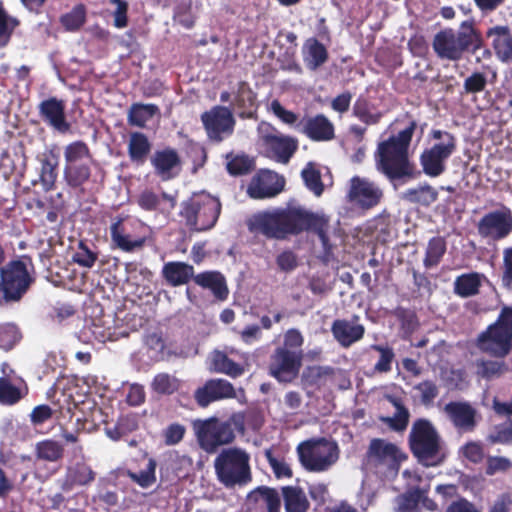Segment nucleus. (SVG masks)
<instances>
[{
	"label": "nucleus",
	"instance_id": "obj_1",
	"mask_svg": "<svg viewBox=\"0 0 512 512\" xmlns=\"http://www.w3.org/2000/svg\"><path fill=\"white\" fill-rule=\"evenodd\" d=\"M416 124L411 122L408 127L378 145L376 163L379 170L390 178L401 177L410 173L408 162V146Z\"/></svg>",
	"mask_w": 512,
	"mask_h": 512
},
{
	"label": "nucleus",
	"instance_id": "obj_2",
	"mask_svg": "<svg viewBox=\"0 0 512 512\" xmlns=\"http://www.w3.org/2000/svg\"><path fill=\"white\" fill-rule=\"evenodd\" d=\"M482 39L470 24H463L459 31L451 29L437 33L433 40V48L441 59L457 61L464 52L473 47L481 46Z\"/></svg>",
	"mask_w": 512,
	"mask_h": 512
},
{
	"label": "nucleus",
	"instance_id": "obj_3",
	"mask_svg": "<svg viewBox=\"0 0 512 512\" xmlns=\"http://www.w3.org/2000/svg\"><path fill=\"white\" fill-rule=\"evenodd\" d=\"M250 457L242 449H224L215 459L218 480L226 487L242 486L251 481Z\"/></svg>",
	"mask_w": 512,
	"mask_h": 512
},
{
	"label": "nucleus",
	"instance_id": "obj_4",
	"mask_svg": "<svg viewBox=\"0 0 512 512\" xmlns=\"http://www.w3.org/2000/svg\"><path fill=\"white\" fill-rule=\"evenodd\" d=\"M409 442L412 452L424 465L435 466L442 462L441 440L429 421L419 419L413 423Z\"/></svg>",
	"mask_w": 512,
	"mask_h": 512
},
{
	"label": "nucleus",
	"instance_id": "obj_5",
	"mask_svg": "<svg viewBox=\"0 0 512 512\" xmlns=\"http://www.w3.org/2000/svg\"><path fill=\"white\" fill-rule=\"evenodd\" d=\"M279 210L285 236L311 229L319 235L323 247L330 248L326 230L327 219L324 215L311 213L300 206H288Z\"/></svg>",
	"mask_w": 512,
	"mask_h": 512
},
{
	"label": "nucleus",
	"instance_id": "obj_6",
	"mask_svg": "<svg viewBox=\"0 0 512 512\" xmlns=\"http://www.w3.org/2000/svg\"><path fill=\"white\" fill-rule=\"evenodd\" d=\"M219 201L207 194L198 195L190 200L182 212L186 224L194 231L201 232L211 229L220 214Z\"/></svg>",
	"mask_w": 512,
	"mask_h": 512
},
{
	"label": "nucleus",
	"instance_id": "obj_7",
	"mask_svg": "<svg viewBox=\"0 0 512 512\" xmlns=\"http://www.w3.org/2000/svg\"><path fill=\"white\" fill-rule=\"evenodd\" d=\"M299 458L303 466L310 471H324L338 459L336 443L325 439L307 441L298 447Z\"/></svg>",
	"mask_w": 512,
	"mask_h": 512
},
{
	"label": "nucleus",
	"instance_id": "obj_8",
	"mask_svg": "<svg viewBox=\"0 0 512 512\" xmlns=\"http://www.w3.org/2000/svg\"><path fill=\"white\" fill-rule=\"evenodd\" d=\"M258 135L265 147L268 157L281 162L288 163L298 147L296 139L278 132L269 123L262 122L258 126Z\"/></svg>",
	"mask_w": 512,
	"mask_h": 512
},
{
	"label": "nucleus",
	"instance_id": "obj_9",
	"mask_svg": "<svg viewBox=\"0 0 512 512\" xmlns=\"http://www.w3.org/2000/svg\"><path fill=\"white\" fill-rule=\"evenodd\" d=\"M31 278L26 265L15 261L1 270L0 303L18 300L28 289Z\"/></svg>",
	"mask_w": 512,
	"mask_h": 512
},
{
	"label": "nucleus",
	"instance_id": "obj_10",
	"mask_svg": "<svg viewBox=\"0 0 512 512\" xmlns=\"http://www.w3.org/2000/svg\"><path fill=\"white\" fill-rule=\"evenodd\" d=\"M193 428L201 447L208 452H212L218 446L228 444L234 439L230 424L220 422L216 418L197 420L193 423Z\"/></svg>",
	"mask_w": 512,
	"mask_h": 512
},
{
	"label": "nucleus",
	"instance_id": "obj_11",
	"mask_svg": "<svg viewBox=\"0 0 512 512\" xmlns=\"http://www.w3.org/2000/svg\"><path fill=\"white\" fill-rule=\"evenodd\" d=\"M346 197L354 207L371 209L380 203L383 191L377 183L364 177L354 176L349 180Z\"/></svg>",
	"mask_w": 512,
	"mask_h": 512
},
{
	"label": "nucleus",
	"instance_id": "obj_12",
	"mask_svg": "<svg viewBox=\"0 0 512 512\" xmlns=\"http://www.w3.org/2000/svg\"><path fill=\"white\" fill-rule=\"evenodd\" d=\"M434 137L440 139L430 150L422 154L421 160L424 171L431 176H438L444 170L443 162L452 154L455 148L454 138L449 133L435 131Z\"/></svg>",
	"mask_w": 512,
	"mask_h": 512
},
{
	"label": "nucleus",
	"instance_id": "obj_13",
	"mask_svg": "<svg viewBox=\"0 0 512 512\" xmlns=\"http://www.w3.org/2000/svg\"><path fill=\"white\" fill-rule=\"evenodd\" d=\"M477 346L491 356L505 357L512 347V332L495 322L478 336Z\"/></svg>",
	"mask_w": 512,
	"mask_h": 512
},
{
	"label": "nucleus",
	"instance_id": "obj_14",
	"mask_svg": "<svg viewBox=\"0 0 512 512\" xmlns=\"http://www.w3.org/2000/svg\"><path fill=\"white\" fill-rule=\"evenodd\" d=\"M302 359L301 351L276 349L271 357L270 374L280 382H291L299 374Z\"/></svg>",
	"mask_w": 512,
	"mask_h": 512
},
{
	"label": "nucleus",
	"instance_id": "obj_15",
	"mask_svg": "<svg viewBox=\"0 0 512 512\" xmlns=\"http://www.w3.org/2000/svg\"><path fill=\"white\" fill-rule=\"evenodd\" d=\"M201 120L210 139L221 141L233 133L235 119L232 111L223 106H215L202 114Z\"/></svg>",
	"mask_w": 512,
	"mask_h": 512
},
{
	"label": "nucleus",
	"instance_id": "obj_16",
	"mask_svg": "<svg viewBox=\"0 0 512 512\" xmlns=\"http://www.w3.org/2000/svg\"><path fill=\"white\" fill-rule=\"evenodd\" d=\"M512 231V212L508 207L486 214L478 224L481 236L492 240L502 239Z\"/></svg>",
	"mask_w": 512,
	"mask_h": 512
},
{
	"label": "nucleus",
	"instance_id": "obj_17",
	"mask_svg": "<svg viewBox=\"0 0 512 512\" xmlns=\"http://www.w3.org/2000/svg\"><path fill=\"white\" fill-rule=\"evenodd\" d=\"M367 455L369 461L375 466H385L390 469H397L406 459V455L396 444L384 439L371 440Z\"/></svg>",
	"mask_w": 512,
	"mask_h": 512
},
{
	"label": "nucleus",
	"instance_id": "obj_18",
	"mask_svg": "<svg viewBox=\"0 0 512 512\" xmlns=\"http://www.w3.org/2000/svg\"><path fill=\"white\" fill-rule=\"evenodd\" d=\"M249 229L268 238L282 239L285 237L279 209L253 215L249 220Z\"/></svg>",
	"mask_w": 512,
	"mask_h": 512
},
{
	"label": "nucleus",
	"instance_id": "obj_19",
	"mask_svg": "<svg viewBox=\"0 0 512 512\" xmlns=\"http://www.w3.org/2000/svg\"><path fill=\"white\" fill-rule=\"evenodd\" d=\"M283 177L272 171H264L252 178L247 193L251 198H269L280 193L284 188Z\"/></svg>",
	"mask_w": 512,
	"mask_h": 512
},
{
	"label": "nucleus",
	"instance_id": "obj_20",
	"mask_svg": "<svg viewBox=\"0 0 512 512\" xmlns=\"http://www.w3.org/2000/svg\"><path fill=\"white\" fill-rule=\"evenodd\" d=\"M151 164L155 173L165 181L176 177L182 166L179 154L171 148L155 151L151 157Z\"/></svg>",
	"mask_w": 512,
	"mask_h": 512
},
{
	"label": "nucleus",
	"instance_id": "obj_21",
	"mask_svg": "<svg viewBox=\"0 0 512 512\" xmlns=\"http://www.w3.org/2000/svg\"><path fill=\"white\" fill-rule=\"evenodd\" d=\"M234 396L235 390L232 384L223 379L210 380L196 392V399L201 406H207L212 401Z\"/></svg>",
	"mask_w": 512,
	"mask_h": 512
},
{
	"label": "nucleus",
	"instance_id": "obj_22",
	"mask_svg": "<svg viewBox=\"0 0 512 512\" xmlns=\"http://www.w3.org/2000/svg\"><path fill=\"white\" fill-rule=\"evenodd\" d=\"M487 38L501 61L512 60V35L506 25H497L488 29Z\"/></svg>",
	"mask_w": 512,
	"mask_h": 512
},
{
	"label": "nucleus",
	"instance_id": "obj_23",
	"mask_svg": "<svg viewBox=\"0 0 512 512\" xmlns=\"http://www.w3.org/2000/svg\"><path fill=\"white\" fill-rule=\"evenodd\" d=\"M428 487L417 488L398 497L397 512H419L420 508L435 510L436 504L427 497Z\"/></svg>",
	"mask_w": 512,
	"mask_h": 512
},
{
	"label": "nucleus",
	"instance_id": "obj_24",
	"mask_svg": "<svg viewBox=\"0 0 512 512\" xmlns=\"http://www.w3.org/2000/svg\"><path fill=\"white\" fill-rule=\"evenodd\" d=\"M302 126L303 133L314 141H329L334 137V126L324 115L308 117Z\"/></svg>",
	"mask_w": 512,
	"mask_h": 512
},
{
	"label": "nucleus",
	"instance_id": "obj_25",
	"mask_svg": "<svg viewBox=\"0 0 512 512\" xmlns=\"http://www.w3.org/2000/svg\"><path fill=\"white\" fill-rule=\"evenodd\" d=\"M444 411L453 424L462 430H471L475 425V410L467 403L452 402L444 407Z\"/></svg>",
	"mask_w": 512,
	"mask_h": 512
},
{
	"label": "nucleus",
	"instance_id": "obj_26",
	"mask_svg": "<svg viewBox=\"0 0 512 512\" xmlns=\"http://www.w3.org/2000/svg\"><path fill=\"white\" fill-rule=\"evenodd\" d=\"M331 331L342 346L349 347L363 337L365 329L355 322L336 320L332 324Z\"/></svg>",
	"mask_w": 512,
	"mask_h": 512
},
{
	"label": "nucleus",
	"instance_id": "obj_27",
	"mask_svg": "<svg viewBox=\"0 0 512 512\" xmlns=\"http://www.w3.org/2000/svg\"><path fill=\"white\" fill-rule=\"evenodd\" d=\"M41 112L46 120L58 131L66 132L69 125L64 117V104L57 99H49L41 104Z\"/></svg>",
	"mask_w": 512,
	"mask_h": 512
},
{
	"label": "nucleus",
	"instance_id": "obj_28",
	"mask_svg": "<svg viewBox=\"0 0 512 512\" xmlns=\"http://www.w3.org/2000/svg\"><path fill=\"white\" fill-rule=\"evenodd\" d=\"M163 276L172 286L186 284L194 274L191 265L184 262H168L162 270Z\"/></svg>",
	"mask_w": 512,
	"mask_h": 512
},
{
	"label": "nucleus",
	"instance_id": "obj_29",
	"mask_svg": "<svg viewBox=\"0 0 512 512\" xmlns=\"http://www.w3.org/2000/svg\"><path fill=\"white\" fill-rule=\"evenodd\" d=\"M110 230L113 243L123 251L130 252L144 245V238L133 239L126 233L121 220L113 223Z\"/></svg>",
	"mask_w": 512,
	"mask_h": 512
},
{
	"label": "nucleus",
	"instance_id": "obj_30",
	"mask_svg": "<svg viewBox=\"0 0 512 512\" xmlns=\"http://www.w3.org/2000/svg\"><path fill=\"white\" fill-rule=\"evenodd\" d=\"M282 495L286 512H307L309 501L302 489L287 486L282 489Z\"/></svg>",
	"mask_w": 512,
	"mask_h": 512
},
{
	"label": "nucleus",
	"instance_id": "obj_31",
	"mask_svg": "<svg viewBox=\"0 0 512 512\" xmlns=\"http://www.w3.org/2000/svg\"><path fill=\"white\" fill-rule=\"evenodd\" d=\"M303 58L308 68L315 70L327 60V51L316 39H308L303 46Z\"/></svg>",
	"mask_w": 512,
	"mask_h": 512
},
{
	"label": "nucleus",
	"instance_id": "obj_32",
	"mask_svg": "<svg viewBox=\"0 0 512 512\" xmlns=\"http://www.w3.org/2000/svg\"><path fill=\"white\" fill-rule=\"evenodd\" d=\"M194 281L201 287L210 289L213 294L224 299L228 293L224 277L218 272H204L194 277Z\"/></svg>",
	"mask_w": 512,
	"mask_h": 512
},
{
	"label": "nucleus",
	"instance_id": "obj_33",
	"mask_svg": "<svg viewBox=\"0 0 512 512\" xmlns=\"http://www.w3.org/2000/svg\"><path fill=\"white\" fill-rule=\"evenodd\" d=\"M64 157L66 162L65 166H75L77 164L90 162L88 147L83 142H74L66 146Z\"/></svg>",
	"mask_w": 512,
	"mask_h": 512
},
{
	"label": "nucleus",
	"instance_id": "obj_34",
	"mask_svg": "<svg viewBox=\"0 0 512 512\" xmlns=\"http://www.w3.org/2000/svg\"><path fill=\"white\" fill-rule=\"evenodd\" d=\"M212 364L216 372L238 377L244 373V368L230 360L226 354L215 351L212 354Z\"/></svg>",
	"mask_w": 512,
	"mask_h": 512
},
{
	"label": "nucleus",
	"instance_id": "obj_35",
	"mask_svg": "<svg viewBox=\"0 0 512 512\" xmlns=\"http://www.w3.org/2000/svg\"><path fill=\"white\" fill-rule=\"evenodd\" d=\"M129 156L133 161L143 162L150 151L147 137L141 133H133L128 142Z\"/></svg>",
	"mask_w": 512,
	"mask_h": 512
},
{
	"label": "nucleus",
	"instance_id": "obj_36",
	"mask_svg": "<svg viewBox=\"0 0 512 512\" xmlns=\"http://www.w3.org/2000/svg\"><path fill=\"white\" fill-rule=\"evenodd\" d=\"M482 276L478 273L464 274L455 281V291L462 297L476 294L481 285Z\"/></svg>",
	"mask_w": 512,
	"mask_h": 512
},
{
	"label": "nucleus",
	"instance_id": "obj_37",
	"mask_svg": "<svg viewBox=\"0 0 512 512\" xmlns=\"http://www.w3.org/2000/svg\"><path fill=\"white\" fill-rule=\"evenodd\" d=\"M307 188L319 197L323 193V184L320 181V172L313 163H308L301 172Z\"/></svg>",
	"mask_w": 512,
	"mask_h": 512
},
{
	"label": "nucleus",
	"instance_id": "obj_38",
	"mask_svg": "<svg viewBox=\"0 0 512 512\" xmlns=\"http://www.w3.org/2000/svg\"><path fill=\"white\" fill-rule=\"evenodd\" d=\"M265 456L277 478H290L292 470L287 459L281 455H276L272 450H265Z\"/></svg>",
	"mask_w": 512,
	"mask_h": 512
},
{
	"label": "nucleus",
	"instance_id": "obj_39",
	"mask_svg": "<svg viewBox=\"0 0 512 512\" xmlns=\"http://www.w3.org/2000/svg\"><path fill=\"white\" fill-rule=\"evenodd\" d=\"M37 456L46 461H57L62 457V446L53 440H45L36 445Z\"/></svg>",
	"mask_w": 512,
	"mask_h": 512
},
{
	"label": "nucleus",
	"instance_id": "obj_40",
	"mask_svg": "<svg viewBox=\"0 0 512 512\" xmlns=\"http://www.w3.org/2000/svg\"><path fill=\"white\" fill-rule=\"evenodd\" d=\"M157 112L154 105H134L129 112V121L136 126H144Z\"/></svg>",
	"mask_w": 512,
	"mask_h": 512
},
{
	"label": "nucleus",
	"instance_id": "obj_41",
	"mask_svg": "<svg viewBox=\"0 0 512 512\" xmlns=\"http://www.w3.org/2000/svg\"><path fill=\"white\" fill-rule=\"evenodd\" d=\"M58 157L54 153H49L42 164L41 180L45 188L50 189L57 178Z\"/></svg>",
	"mask_w": 512,
	"mask_h": 512
},
{
	"label": "nucleus",
	"instance_id": "obj_42",
	"mask_svg": "<svg viewBox=\"0 0 512 512\" xmlns=\"http://www.w3.org/2000/svg\"><path fill=\"white\" fill-rule=\"evenodd\" d=\"M391 403L396 409L393 417L385 418V422L396 431H403L406 429L409 421V412L404 408L400 402L394 398H390Z\"/></svg>",
	"mask_w": 512,
	"mask_h": 512
},
{
	"label": "nucleus",
	"instance_id": "obj_43",
	"mask_svg": "<svg viewBox=\"0 0 512 512\" xmlns=\"http://www.w3.org/2000/svg\"><path fill=\"white\" fill-rule=\"evenodd\" d=\"M155 470L156 461L152 458H149L145 469L139 473L128 472V475L134 482L139 484L141 487L146 488L150 487L156 482Z\"/></svg>",
	"mask_w": 512,
	"mask_h": 512
},
{
	"label": "nucleus",
	"instance_id": "obj_44",
	"mask_svg": "<svg viewBox=\"0 0 512 512\" xmlns=\"http://www.w3.org/2000/svg\"><path fill=\"white\" fill-rule=\"evenodd\" d=\"M255 499L258 504L267 509V512L280 511V498L273 489L264 488L255 493Z\"/></svg>",
	"mask_w": 512,
	"mask_h": 512
},
{
	"label": "nucleus",
	"instance_id": "obj_45",
	"mask_svg": "<svg viewBox=\"0 0 512 512\" xmlns=\"http://www.w3.org/2000/svg\"><path fill=\"white\" fill-rule=\"evenodd\" d=\"M152 388L159 394H171L179 388V381L169 374L160 373L155 376Z\"/></svg>",
	"mask_w": 512,
	"mask_h": 512
},
{
	"label": "nucleus",
	"instance_id": "obj_46",
	"mask_svg": "<svg viewBox=\"0 0 512 512\" xmlns=\"http://www.w3.org/2000/svg\"><path fill=\"white\" fill-rule=\"evenodd\" d=\"M89 163L65 166V177L70 185L78 186L89 178Z\"/></svg>",
	"mask_w": 512,
	"mask_h": 512
},
{
	"label": "nucleus",
	"instance_id": "obj_47",
	"mask_svg": "<svg viewBox=\"0 0 512 512\" xmlns=\"http://www.w3.org/2000/svg\"><path fill=\"white\" fill-rule=\"evenodd\" d=\"M255 102V98L253 93L246 87H241L239 90V93L235 99V106L240 111L241 117H252L253 111L251 108H253Z\"/></svg>",
	"mask_w": 512,
	"mask_h": 512
},
{
	"label": "nucleus",
	"instance_id": "obj_48",
	"mask_svg": "<svg viewBox=\"0 0 512 512\" xmlns=\"http://www.w3.org/2000/svg\"><path fill=\"white\" fill-rule=\"evenodd\" d=\"M445 249L446 247L443 239L433 238L430 240L427 247L426 258L424 260L425 265L427 267L435 266L443 256Z\"/></svg>",
	"mask_w": 512,
	"mask_h": 512
},
{
	"label": "nucleus",
	"instance_id": "obj_49",
	"mask_svg": "<svg viewBox=\"0 0 512 512\" xmlns=\"http://www.w3.org/2000/svg\"><path fill=\"white\" fill-rule=\"evenodd\" d=\"M20 339L17 327L13 324H0V348L11 349Z\"/></svg>",
	"mask_w": 512,
	"mask_h": 512
},
{
	"label": "nucleus",
	"instance_id": "obj_50",
	"mask_svg": "<svg viewBox=\"0 0 512 512\" xmlns=\"http://www.w3.org/2000/svg\"><path fill=\"white\" fill-rule=\"evenodd\" d=\"M146 345L150 350L151 357L155 360H164L168 356L166 346L161 335L157 333L149 334L146 337Z\"/></svg>",
	"mask_w": 512,
	"mask_h": 512
},
{
	"label": "nucleus",
	"instance_id": "obj_51",
	"mask_svg": "<svg viewBox=\"0 0 512 512\" xmlns=\"http://www.w3.org/2000/svg\"><path fill=\"white\" fill-rule=\"evenodd\" d=\"M333 370L330 367L308 366L302 373V378L309 384H318L325 378L332 375Z\"/></svg>",
	"mask_w": 512,
	"mask_h": 512
},
{
	"label": "nucleus",
	"instance_id": "obj_52",
	"mask_svg": "<svg viewBox=\"0 0 512 512\" xmlns=\"http://www.w3.org/2000/svg\"><path fill=\"white\" fill-rule=\"evenodd\" d=\"M20 398V391L11 384L10 379L0 377V402L3 404H13Z\"/></svg>",
	"mask_w": 512,
	"mask_h": 512
},
{
	"label": "nucleus",
	"instance_id": "obj_53",
	"mask_svg": "<svg viewBox=\"0 0 512 512\" xmlns=\"http://www.w3.org/2000/svg\"><path fill=\"white\" fill-rule=\"evenodd\" d=\"M85 20V11L82 6L75 7L71 12L61 18L63 26L67 30H76L82 26Z\"/></svg>",
	"mask_w": 512,
	"mask_h": 512
},
{
	"label": "nucleus",
	"instance_id": "obj_54",
	"mask_svg": "<svg viewBox=\"0 0 512 512\" xmlns=\"http://www.w3.org/2000/svg\"><path fill=\"white\" fill-rule=\"evenodd\" d=\"M18 25V21L10 16H8L1 8H0V46H4L7 44L12 31Z\"/></svg>",
	"mask_w": 512,
	"mask_h": 512
},
{
	"label": "nucleus",
	"instance_id": "obj_55",
	"mask_svg": "<svg viewBox=\"0 0 512 512\" xmlns=\"http://www.w3.org/2000/svg\"><path fill=\"white\" fill-rule=\"evenodd\" d=\"M69 477L73 482L85 485L93 481L94 473L90 467L84 464H78L70 470Z\"/></svg>",
	"mask_w": 512,
	"mask_h": 512
},
{
	"label": "nucleus",
	"instance_id": "obj_56",
	"mask_svg": "<svg viewBox=\"0 0 512 512\" xmlns=\"http://www.w3.org/2000/svg\"><path fill=\"white\" fill-rule=\"evenodd\" d=\"M252 167V161L245 156H237L230 160L227 169L232 175H241L247 173Z\"/></svg>",
	"mask_w": 512,
	"mask_h": 512
},
{
	"label": "nucleus",
	"instance_id": "obj_57",
	"mask_svg": "<svg viewBox=\"0 0 512 512\" xmlns=\"http://www.w3.org/2000/svg\"><path fill=\"white\" fill-rule=\"evenodd\" d=\"M270 110L278 117L283 123L292 125L298 117L292 111L286 110L278 100H273L270 104Z\"/></svg>",
	"mask_w": 512,
	"mask_h": 512
},
{
	"label": "nucleus",
	"instance_id": "obj_58",
	"mask_svg": "<svg viewBox=\"0 0 512 512\" xmlns=\"http://www.w3.org/2000/svg\"><path fill=\"white\" fill-rule=\"evenodd\" d=\"M507 370L505 364L500 361H486L481 364L480 373L483 377H498Z\"/></svg>",
	"mask_w": 512,
	"mask_h": 512
},
{
	"label": "nucleus",
	"instance_id": "obj_59",
	"mask_svg": "<svg viewBox=\"0 0 512 512\" xmlns=\"http://www.w3.org/2000/svg\"><path fill=\"white\" fill-rule=\"evenodd\" d=\"M412 200L418 201L425 205H429L434 202L437 198V193L431 187H421L417 190L410 191L408 193Z\"/></svg>",
	"mask_w": 512,
	"mask_h": 512
},
{
	"label": "nucleus",
	"instance_id": "obj_60",
	"mask_svg": "<svg viewBox=\"0 0 512 512\" xmlns=\"http://www.w3.org/2000/svg\"><path fill=\"white\" fill-rule=\"evenodd\" d=\"M304 343V337L300 331L296 329H289L284 334V345L283 347H278L277 349H288L292 351V349L300 348Z\"/></svg>",
	"mask_w": 512,
	"mask_h": 512
},
{
	"label": "nucleus",
	"instance_id": "obj_61",
	"mask_svg": "<svg viewBox=\"0 0 512 512\" xmlns=\"http://www.w3.org/2000/svg\"><path fill=\"white\" fill-rule=\"evenodd\" d=\"M184 434L185 428L182 425L172 424L164 430L163 437L167 445H175L182 440Z\"/></svg>",
	"mask_w": 512,
	"mask_h": 512
},
{
	"label": "nucleus",
	"instance_id": "obj_62",
	"mask_svg": "<svg viewBox=\"0 0 512 512\" xmlns=\"http://www.w3.org/2000/svg\"><path fill=\"white\" fill-rule=\"evenodd\" d=\"M486 78L481 73H474L465 80L464 87L467 92L476 93L484 90Z\"/></svg>",
	"mask_w": 512,
	"mask_h": 512
},
{
	"label": "nucleus",
	"instance_id": "obj_63",
	"mask_svg": "<svg viewBox=\"0 0 512 512\" xmlns=\"http://www.w3.org/2000/svg\"><path fill=\"white\" fill-rule=\"evenodd\" d=\"M511 467L509 459L504 457H491L487 462V473L493 475L498 472H504Z\"/></svg>",
	"mask_w": 512,
	"mask_h": 512
},
{
	"label": "nucleus",
	"instance_id": "obj_64",
	"mask_svg": "<svg viewBox=\"0 0 512 512\" xmlns=\"http://www.w3.org/2000/svg\"><path fill=\"white\" fill-rule=\"evenodd\" d=\"M446 512H480L473 503L466 499H459L452 502L446 509Z\"/></svg>",
	"mask_w": 512,
	"mask_h": 512
}]
</instances>
